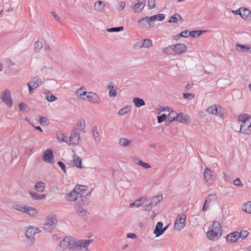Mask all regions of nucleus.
Here are the masks:
<instances>
[{
    "label": "nucleus",
    "mask_w": 251,
    "mask_h": 251,
    "mask_svg": "<svg viewBox=\"0 0 251 251\" xmlns=\"http://www.w3.org/2000/svg\"><path fill=\"white\" fill-rule=\"evenodd\" d=\"M80 189L81 186H75L73 191L66 194V199L68 201H75V205H83L85 203L84 199L85 197L79 193V191H81Z\"/></svg>",
    "instance_id": "1"
},
{
    "label": "nucleus",
    "mask_w": 251,
    "mask_h": 251,
    "mask_svg": "<svg viewBox=\"0 0 251 251\" xmlns=\"http://www.w3.org/2000/svg\"><path fill=\"white\" fill-rule=\"evenodd\" d=\"M222 232L221 224L219 222L215 221L207 232L206 236L210 240L217 241L222 236Z\"/></svg>",
    "instance_id": "2"
},
{
    "label": "nucleus",
    "mask_w": 251,
    "mask_h": 251,
    "mask_svg": "<svg viewBox=\"0 0 251 251\" xmlns=\"http://www.w3.org/2000/svg\"><path fill=\"white\" fill-rule=\"evenodd\" d=\"M238 120L241 122L240 132L249 135L251 133V116L248 114H241L238 117Z\"/></svg>",
    "instance_id": "3"
},
{
    "label": "nucleus",
    "mask_w": 251,
    "mask_h": 251,
    "mask_svg": "<svg viewBox=\"0 0 251 251\" xmlns=\"http://www.w3.org/2000/svg\"><path fill=\"white\" fill-rule=\"evenodd\" d=\"M186 215L181 214L178 215L174 224V227L177 230H180L185 226Z\"/></svg>",
    "instance_id": "4"
},
{
    "label": "nucleus",
    "mask_w": 251,
    "mask_h": 251,
    "mask_svg": "<svg viewBox=\"0 0 251 251\" xmlns=\"http://www.w3.org/2000/svg\"><path fill=\"white\" fill-rule=\"evenodd\" d=\"M85 99L83 100H87L90 102L98 104L99 103L101 100L100 97L98 94L93 92H87L85 95Z\"/></svg>",
    "instance_id": "5"
},
{
    "label": "nucleus",
    "mask_w": 251,
    "mask_h": 251,
    "mask_svg": "<svg viewBox=\"0 0 251 251\" xmlns=\"http://www.w3.org/2000/svg\"><path fill=\"white\" fill-rule=\"evenodd\" d=\"M173 45V47L171 48H173V51L176 55L182 54L187 51V47L184 44L178 43Z\"/></svg>",
    "instance_id": "6"
},
{
    "label": "nucleus",
    "mask_w": 251,
    "mask_h": 251,
    "mask_svg": "<svg viewBox=\"0 0 251 251\" xmlns=\"http://www.w3.org/2000/svg\"><path fill=\"white\" fill-rule=\"evenodd\" d=\"M204 177L206 182L211 184L214 181L216 176L214 172L209 168H206L204 171Z\"/></svg>",
    "instance_id": "7"
},
{
    "label": "nucleus",
    "mask_w": 251,
    "mask_h": 251,
    "mask_svg": "<svg viewBox=\"0 0 251 251\" xmlns=\"http://www.w3.org/2000/svg\"><path fill=\"white\" fill-rule=\"evenodd\" d=\"M80 140L79 133L77 129L74 130L71 133L69 140V144L73 145H77Z\"/></svg>",
    "instance_id": "8"
},
{
    "label": "nucleus",
    "mask_w": 251,
    "mask_h": 251,
    "mask_svg": "<svg viewBox=\"0 0 251 251\" xmlns=\"http://www.w3.org/2000/svg\"><path fill=\"white\" fill-rule=\"evenodd\" d=\"M25 232L26 236L28 238L33 239L35 234L40 232L41 230L36 226H29L26 228Z\"/></svg>",
    "instance_id": "9"
},
{
    "label": "nucleus",
    "mask_w": 251,
    "mask_h": 251,
    "mask_svg": "<svg viewBox=\"0 0 251 251\" xmlns=\"http://www.w3.org/2000/svg\"><path fill=\"white\" fill-rule=\"evenodd\" d=\"M150 17L142 18L138 21V23L143 28H150L155 25V24L153 23H152L151 21H150Z\"/></svg>",
    "instance_id": "10"
},
{
    "label": "nucleus",
    "mask_w": 251,
    "mask_h": 251,
    "mask_svg": "<svg viewBox=\"0 0 251 251\" xmlns=\"http://www.w3.org/2000/svg\"><path fill=\"white\" fill-rule=\"evenodd\" d=\"M2 101L5 102L10 108L12 106V100L11 98V93L9 90H6L2 94Z\"/></svg>",
    "instance_id": "11"
},
{
    "label": "nucleus",
    "mask_w": 251,
    "mask_h": 251,
    "mask_svg": "<svg viewBox=\"0 0 251 251\" xmlns=\"http://www.w3.org/2000/svg\"><path fill=\"white\" fill-rule=\"evenodd\" d=\"M68 246L69 249L72 251L79 249H80L79 240L77 242L76 240L73 237H69Z\"/></svg>",
    "instance_id": "12"
},
{
    "label": "nucleus",
    "mask_w": 251,
    "mask_h": 251,
    "mask_svg": "<svg viewBox=\"0 0 251 251\" xmlns=\"http://www.w3.org/2000/svg\"><path fill=\"white\" fill-rule=\"evenodd\" d=\"M221 107H218L217 105H213L208 107L206 109V112L208 113L216 115L217 116L222 117L223 114L221 113Z\"/></svg>",
    "instance_id": "13"
},
{
    "label": "nucleus",
    "mask_w": 251,
    "mask_h": 251,
    "mask_svg": "<svg viewBox=\"0 0 251 251\" xmlns=\"http://www.w3.org/2000/svg\"><path fill=\"white\" fill-rule=\"evenodd\" d=\"M44 160L48 163H52L53 160V151L50 149L46 150L43 154Z\"/></svg>",
    "instance_id": "14"
},
{
    "label": "nucleus",
    "mask_w": 251,
    "mask_h": 251,
    "mask_svg": "<svg viewBox=\"0 0 251 251\" xmlns=\"http://www.w3.org/2000/svg\"><path fill=\"white\" fill-rule=\"evenodd\" d=\"M45 223L55 228L57 223V218L55 215H50L47 217Z\"/></svg>",
    "instance_id": "15"
},
{
    "label": "nucleus",
    "mask_w": 251,
    "mask_h": 251,
    "mask_svg": "<svg viewBox=\"0 0 251 251\" xmlns=\"http://www.w3.org/2000/svg\"><path fill=\"white\" fill-rule=\"evenodd\" d=\"M239 232H233L229 233L226 236V240L229 243H233L236 242L239 238Z\"/></svg>",
    "instance_id": "16"
},
{
    "label": "nucleus",
    "mask_w": 251,
    "mask_h": 251,
    "mask_svg": "<svg viewBox=\"0 0 251 251\" xmlns=\"http://www.w3.org/2000/svg\"><path fill=\"white\" fill-rule=\"evenodd\" d=\"M176 121L183 124H188L190 122L191 120L188 115L179 113L178 114Z\"/></svg>",
    "instance_id": "17"
},
{
    "label": "nucleus",
    "mask_w": 251,
    "mask_h": 251,
    "mask_svg": "<svg viewBox=\"0 0 251 251\" xmlns=\"http://www.w3.org/2000/svg\"><path fill=\"white\" fill-rule=\"evenodd\" d=\"M109 90V96L112 98H115L117 95V88L113 83H110L108 86Z\"/></svg>",
    "instance_id": "18"
},
{
    "label": "nucleus",
    "mask_w": 251,
    "mask_h": 251,
    "mask_svg": "<svg viewBox=\"0 0 251 251\" xmlns=\"http://www.w3.org/2000/svg\"><path fill=\"white\" fill-rule=\"evenodd\" d=\"M241 17L245 20L249 21L251 18V12L246 8L242 7Z\"/></svg>",
    "instance_id": "19"
},
{
    "label": "nucleus",
    "mask_w": 251,
    "mask_h": 251,
    "mask_svg": "<svg viewBox=\"0 0 251 251\" xmlns=\"http://www.w3.org/2000/svg\"><path fill=\"white\" fill-rule=\"evenodd\" d=\"M82 205H76L75 209L77 214L80 217H84L89 214V212L82 207Z\"/></svg>",
    "instance_id": "20"
},
{
    "label": "nucleus",
    "mask_w": 251,
    "mask_h": 251,
    "mask_svg": "<svg viewBox=\"0 0 251 251\" xmlns=\"http://www.w3.org/2000/svg\"><path fill=\"white\" fill-rule=\"evenodd\" d=\"M163 223L162 222H159L157 223L155 229L153 231L154 234H155L156 237H158L163 234L162 227Z\"/></svg>",
    "instance_id": "21"
},
{
    "label": "nucleus",
    "mask_w": 251,
    "mask_h": 251,
    "mask_svg": "<svg viewBox=\"0 0 251 251\" xmlns=\"http://www.w3.org/2000/svg\"><path fill=\"white\" fill-rule=\"evenodd\" d=\"M235 49L241 52L248 51L251 53V47H247L246 46L244 45L236 44L235 45Z\"/></svg>",
    "instance_id": "22"
},
{
    "label": "nucleus",
    "mask_w": 251,
    "mask_h": 251,
    "mask_svg": "<svg viewBox=\"0 0 251 251\" xmlns=\"http://www.w3.org/2000/svg\"><path fill=\"white\" fill-rule=\"evenodd\" d=\"M73 165L74 166L76 167L77 168H83V166H81V159L77 155H74L73 158Z\"/></svg>",
    "instance_id": "23"
},
{
    "label": "nucleus",
    "mask_w": 251,
    "mask_h": 251,
    "mask_svg": "<svg viewBox=\"0 0 251 251\" xmlns=\"http://www.w3.org/2000/svg\"><path fill=\"white\" fill-rule=\"evenodd\" d=\"M28 83L34 87V88H37L42 84L41 79L38 76H35L31 80H30Z\"/></svg>",
    "instance_id": "24"
},
{
    "label": "nucleus",
    "mask_w": 251,
    "mask_h": 251,
    "mask_svg": "<svg viewBox=\"0 0 251 251\" xmlns=\"http://www.w3.org/2000/svg\"><path fill=\"white\" fill-rule=\"evenodd\" d=\"M87 93V92L85 91V89L81 87L76 91L75 94L78 98L84 100L85 99L84 97Z\"/></svg>",
    "instance_id": "25"
},
{
    "label": "nucleus",
    "mask_w": 251,
    "mask_h": 251,
    "mask_svg": "<svg viewBox=\"0 0 251 251\" xmlns=\"http://www.w3.org/2000/svg\"><path fill=\"white\" fill-rule=\"evenodd\" d=\"M133 102L134 105L137 107H140L145 105L144 100L138 97L134 98L133 99Z\"/></svg>",
    "instance_id": "26"
},
{
    "label": "nucleus",
    "mask_w": 251,
    "mask_h": 251,
    "mask_svg": "<svg viewBox=\"0 0 251 251\" xmlns=\"http://www.w3.org/2000/svg\"><path fill=\"white\" fill-rule=\"evenodd\" d=\"M132 142L131 140H127L125 138H120L119 140V145L123 147H126L128 146Z\"/></svg>",
    "instance_id": "27"
},
{
    "label": "nucleus",
    "mask_w": 251,
    "mask_h": 251,
    "mask_svg": "<svg viewBox=\"0 0 251 251\" xmlns=\"http://www.w3.org/2000/svg\"><path fill=\"white\" fill-rule=\"evenodd\" d=\"M34 188L38 192H43L45 188V184L43 182H38L35 184Z\"/></svg>",
    "instance_id": "28"
},
{
    "label": "nucleus",
    "mask_w": 251,
    "mask_h": 251,
    "mask_svg": "<svg viewBox=\"0 0 251 251\" xmlns=\"http://www.w3.org/2000/svg\"><path fill=\"white\" fill-rule=\"evenodd\" d=\"M57 138L58 140V141L60 143L63 142H66L67 143L69 142L68 138L65 136L64 134L61 132H59L56 134Z\"/></svg>",
    "instance_id": "29"
},
{
    "label": "nucleus",
    "mask_w": 251,
    "mask_h": 251,
    "mask_svg": "<svg viewBox=\"0 0 251 251\" xmlns=\"http://www.w3.org/2000/svg\"><path fill=\"white\" fill-rule=\"evenodd\" d=\"M165 17L163 14H158L152 16L150 17V21H151L152 23L155 21L156 20H158L159 21H162L164 20Z\"/></svg>",
    "instance_id": "30"
},
{
    "label": "nucleus",
    "mask_w": 251,
    "mask_h": 251,
    "mask_svg": "<svg viewBox=\"0 0 251 251\" xmlns=\"http://www.w3.org/2000/svg\"><path fill=\"white\" fill-rule=\"evenodd\" d=\"M95 8L96 10L102 12L104 10V4H103L101 1H98L96 2L94 5Z\"/></svg>",
    "instance_id": "31"
},
{
    "label": "nucleus",
    "mask_w": 251,
    "mask_h": 251,
    "mask_svg": "<svg viewBox=\"0 0 251 251\" xmlns=\"http://www.w3.org/2000/svg\"><path fill=\"white\" fill-rule=\"evenodd\" d=\"M45 94L46 99L50 102H53L57 99V98L53 95L49 91H46Z\"/></svg>",
    "instance_id": "32"
},
{
    "label": "nucleus",
    "mask_w": 251,
    "mask_h": 251,
    "mask_svg": "<svg viewBox=\"0 0 251 251\" xmlns=\"http://www.w3.org/2000/svg\"><path fill=\"white\" fill-rule=\"evenodd\" d=\"M145 4L137 2L133 7V10L135 13L140 12L144 7Z\"/></svg>",
    "instance_id": "33"
},
{
    "label": "nucleus",
    "mask_w": 251,
    "mask_h": 251,
    "mask_svg": "<svg viewBox=\"0 0 251 251\" xmlns=\"http://www.w3.org/2000/svg\"><path fill=\"white\" fill-rule=\"evenodd\" d=\"M25 213L28 214L30 215L34 216L37 214V211L36 209L32 207L26 206Z\"/></svg>",
    "instance_id": "34"
},
{
    "label": "nucleus",
    "mask_w": 251,
    "mask_h": 251,
    "mask_svg": "<svg viewBox=\"0 0 251 251\" xmlns=\"http://www.w3.org/2000/svg\"><path fill=\"white\" fill-rule=\"evenodd\" d=\"M178 117V113L176 112L171 110L170 111L169 114H168L167 118L169 119V121H173L177 120V117Z\"/></svg>",
    "instance_id": "35"
},
{
    "label": "nucleus",
    "mask_w": 251,
    "mask_h": 251,
    "mask_svg": "<svg viewBox=\"0 0 251 251\" xmlns=\"http://www.w3.org/2000/svg\"><path fill=\"white\" fill-rule=\"evenodd\" d=\"M242 209L245 212L251 214V201H248L243 206Z\"/></svg>",
    "instance_id": "36"
},
{
    "label": "nucleus",
    "mask_w": 251,
    "mask_h": 251,
    "mask_svg": "<svg viewBox=\"0 0 251 251\" xmlns=\"http://www.w3.org/2000/svg\"><path fill=\"white\" fill-rule=\"evenodd\" d=\"M93 240L89 239V240H79V245L80 248L83 247H86L89 245V244L92 242Z\"/></svg>",
    "instance_id": "37"
},
{
    "label": "nucleus",
    "mask_w": 251,
    "mask_h": 251,
    "mask_svg": "<svg viewBox=\"0 0 251 251\" xmlns=\"http://www.w3.org/2000/svg\"><path fill=\"white\" fill-rule=\"evenodd\" d=\"M42 48V45L41 42L37 41L34 44V50L35 52H38Z\"/></svg>",
    "instance_id": "38"
},
{
    "label": "nucleus",
    "mask_w": 251,
    "mask_h": 251,
    "mask_svg": "<svg viewBox=\"0 0 251 251\" xmlns=\"http://www.w3.org/2000/svg\"><path fill=\"white\" fill-rule=\"evenodd\" d=\"M20 111L23 112H28L29 108L28 107L24 102H21L19 105Z\"/></svg>",
    "instance_id": "39"
},
{
    "label": "nucleus",
    "mask_w": 251,
    "mask_h": 251,
    "mask_svg": "<svg viewBox=\"0 0 251 251\" xmlns=\"http://www.w3.org/2000/svg\"><path fill=\"white\" fill-rule=\"evenodd\" d=\"M216 196L215 194H211L208 196L205 200V203H207L209 204L211 201L216 200Z\"/></svg>",
    "instance_id": "40"
},
{
    "label": "nucleus",
    "mask_w": 251,
    "mask_h": 251,
    "mask_svg": "<svg viewBox=\"0 0 251 251\" xmlns=\"http://www.w3.org/2000/svg\"><path fill=\"white\" fill-rule=\"evenodd\" d=\"M162 199V195L156 196L152 198L151 202H153V204L156 205Z\"/></svg>",
    "instance_id": "41"
},
{
    "label": "nucleus",
    "mask_w": 251,
    "mask_h": 251,
    "mask_svg": "<svg viewBox=\"0 0 251 251\" xmlns=\"http://www.w3.org/2000/svg\"><path fill=\"white\" fill-rule=\"evenodd\" d=\"M93 134L95 140L97 142H100V138L99 137V134L96 127H95L93 129Z\"/></svg>",
    "instance_id": "42"
},
{
    "label": "nucleus",
    "mask_w": 251,
    "mask_h": 251,
    "mask_svg": "<svg viewBox=\"0 0 251 251\" xmlns=\"http://www.w3.org/2000/svg\"><path fill=\"white\" fill-rule=\"evenodd\" d=\"M124 30V27L122 26L116 27H112L110 28H108L107 31L109 32H119Z\"/></svg>",
    "instance_id": "43"
},
{
    "label": "nucleus",
    "mask_w": 251,
    "mask_h": 251,
    "mask_svg": "<svg viewBox=\"0 0 251 251\" xmlns=\"http://www.w3.org/2000/svg\"><path fill=\"white\" fill-rule=\"evenodd\" d=\"M144 48H149L152 46V42L151 39L142 40Z\"/></svg>",
    "instance_id": "44"
},
{
    "label": "nucleus",
    "mask_w": 251,
    "mask_h": 251,
    "mask_svg": "<svg viewBox=\"0 0 251 251\" xmlns=\"http://www.w3.org/2000/svg\"><path fill=\"white\" fill-rule=\"evenodd\" d=\"M77 126L79 127V130H82L83 132H85L84 129L85 127V122L84 120L79 121L77 123Z\"/></svg>",
    "instance_id": "45"
},
{
    "label": "nucleus",
    "mask_w": 251,
    "mask_h": 251,
    "mask_svg": "<svg viewBox=\"0 0 251 251\" xmlns=\"http://www.w3.org/2000/svg\"><path fill=\"white\" fill-rule=\"evenodd\" d=\"M202 31L201 30H193L189 32V35L192 37H198L201 35Z\"/></svg>",
    "instance_id": "46"
},
{
    "label": "nucleus",
    "mask_w": 251,
    "mask_h": 251,
    "mask_svg": "<svg viewBox=\"0 0 251 251\" xmlns=\"http://www.w3.org/2000/svg\"><path fill=\"white\" fill-rule=\"evenodd\" d=\"M141 199H140L139 200H136L135 201H134L133 203H130L129 204V207L130 208H133L134 206H135L136 207H140L142 205V203L141 202Z\"/></svg>",
    "instance_id": "47"
},
{
    "label": "nucleus",
    "mask_w": 251,
    "mask_h": 251,
    "mask_svg": "<svg viewBox=\"0 0 251 251\" xmlns=\"http://www.w3.org/2000/svg\"><path fill=\"white\" fill-rule=\"evenodd\" d=\"M68 239H69V237H66L60 243L59 246L61 248L63 247V250H64L65 247L66 246L67 243L68 244Z\"/></svg>",
    "instance_id": "48"
},
{
    "label": "nucleus",
    "mask_w": 251,
    "mask_h": 251,
    "mask_svg": "<svg viewBox=\"0 0 251 251\" xmlns=\"http://www.w3.org/2000/svg\"><path fill=\"white\" fill-rule=\"evenodd\" d=\"M13 207L16 210L25 212V208H26V206H23L20 204H15L13 206Z\"/></svg>",
    "instance_id": "49"
},
{
    "label": "nucleus",
    "mask_w": 251,
    "mask_h": 251,
    "mask_svg": "<svg viewBox=\"0 0 251 251\" xmlns=\"http://www.w3.org/2000/svg\"><path fill=\"white\" fill-rule=\"evenodd\" d=\"M54 229L53 227L50 226L48 225L47 223H45L44 226V229L49 233L51 232Z\"/></svg>",
    "instance_id": "50"
},
{
    "label": "nucleus",
    "mask_w": 251,
    "mask_h": 251,
    "mask_svg": "<svg viewBox=\"0 0 251 251\" xmlns=\"http://www.w3.org/2000/svg\"><path fill=\"white\" fill-rule=\"evenodd\" d=\"M128 110V107L127 106H126L120 109L118 113L120 115H124V114L127 113Z\"/></svg>",
    "instance_id": "51"
},
{
    "label": "nucleus",
    "mask_w": 251,
    "mask_h": 251,
    "mask_svg": "<svg viewBox=\"0 0 251 251\" xmlns=\"http://www.w3.org/2000/svg\"><path fill=\"white\" fill-rule=\"evenodd\" d=\"M134 48L135 49H139L144 47V44L143 43V40H141L140 41L137 42L134 45Z\"/></svg>",
    "instance_id": "52"
},
{
    "label": "nucleus",
    "mask_w": 251,
    "mask_h": 251,
    "mask_svg": "<svg viewBox=\"0 0 251 251\" xmlns=\"http://www.w3.org/2000/svg\"><path fill=\"white\" fill-rule=\"evenodd\" d=\"M239 237L242 239L245 238L249 234V232L247 230H242L240 232H239Z\"/></svg>",
    "instance_id": "53"
},
{
    "label": "nucleus",
    "mask_w": 251,
    "mask_h": 251,
    "mask_svg": "<svg viewBox=\"0 0 251 251\" xmlns=\"http://www.w3.org/2000/svg\"><path fill=\"white\" fill-rule=\"evenodd\" d=\"M148 4L150 9H153L155 7V0H148Z\"/></svg>",
    "instance_id": "54"
},
{
    "label": "nucleus",
    "mask_w": 251,
    "mask_h": 251,
    "mask_svg": "<svg viewBox=\"0 0 251 251\" xmlns=\"http://www.w3.org/2000/svg\"><path fill=\"white\" fill-rule=\"evenodd\" d=\"M167 118V116L166 114H162L161 116L157 117V121L158 123H162L164 121L166 120Z\"/></svg>",
    "instance_id": "55"
},
{
    "label": "nucleus",
    "mask_w": 251,
    "mask_h": 251,
    "mask_svg": "<svg viewBox=\"0 0 251 251\" xmlns=\"http://www.w3.org/2000/svg\"><path fill=\"white\" fill-rule=\"evenodd\" d=\"M178 21V18L177 17V14H175L173 15H172L169 20V23H177V22Z\"/></svg>",
    "instance_id": "56"
},
{
    "label": "nucleus",
    "mask_w": 251,
    "mask_h": 251,
    "mask_svg": "<svg viewBox=\"0 0 251 251\" xmlns=\"http://www.w3.org/2000/svg\"><path fill=\"white\" fill-rule=\"evenodd\" d=\"M183 97L187 100H190L194 98L195 95L192 93H183Z\"/></svg>",
    "instance_id": "57"
},
{
    "label": "nucleus",
    "mask_w": 251,
    "mask_h": 251,
    "mask_svg": "<svg viewBox=\"0 0 251 251\" xmlns=\"http://www.w3.org/2000/svg\"><path fill=\"white\" fill-rule=\"evenodd\" d=\"M5 64L7 67H9L11 66H14L15 65V63L10 59H7L5 60Z\"/></svg>",
    "instance_id": "58"
},
{
    "label": "nucleus",
    "mask_w": 251,
    "mask_h": 251,
    "mask_svg": "<svg viewBox=\"0 0 251 251\" xmlns=\"http://www.w3.org/2000/svg\"><path fill=\"white\" fill-rule=\"evenodd\" d=\"M31 197L34 200H40L39 194L35 192H29Z\"/></svg>",
    "instance_id": "59"
},
{
    "label": "nucleus",
    "mask_w": 251,
    "mask_h": 251,
    "mask_svg": "<svg viewBox=\"0 0 251 251\" xmlns=\"http://www.w3.org/2000/svg\"><path fill=\"white\" fill-rule=\"evenodd\" d=\"M233 183H234V184L235 186H243V184L241 183V180L239 178H236L234 180Z\"/></svg>",
    "instance_id": "60"
},
{
    "label": "nucleus",
    "mask_w": 251,
    "mask_h": 251,
    "mask_svg": "<svg viewBox=\"0 0 251 251\" xmlns=\"http://www.w3.org/2000/svg\"><path fill=\"white\" fill-rule=\"evenodd\" d=\"M171 47H173V45H170L167 47L164 48L162 49V51L165 53H168L170 51V50L173 51V48H171Z\"/></svg>",
    "instance_id": "61"
},
{
    "label": "nucleus",
    "mask_w": 251,
    "mask_h": 251,
    "mask_svg": "<svg viewBox=\"0 0 251 251\" xmlns=\"http://www.w3.org/2000/svg\"><path fill=\"white\" fill-rule=\"evenodd\" d=\"M47 121H48V119L47 118L44 117H42L40 118L39 122L40 123V124L41 125H47Z\"/></svg>",
    "instance_id": "62"
},
{
    "label": "nucleus",
    "mask_w": 251,
    "mask_h": 251,
    "mask_svg": "<svg viewBox=\"0 0 251 251\" xmlns=\"http://www.w3.org/2000/svg\"><path fill=\"white\" fill-rule=\"evenodd\" d=\"M153 202H150L149 204L144 206V210L146 211H149L152 208Z\"/></svg>",
    "instance_id": "63"
},
{
    "label": "nucleus",
    "mask_w": 251,
    "mask_h": 251,
    "mask_svg": "<svg viewBox=\"0 0 251 251\" xmlns=\"http://www.w3.org/2000/svg\"><path fill=\"white\" fill-rule=\"evenodd\" d=\"M58 164L61 168L62 170L64 172V173H66V166H65V165L64 164V163L61 161H59L58 162Z\"/></svg>",
    "instance_id": "64"
}]
</instances>
